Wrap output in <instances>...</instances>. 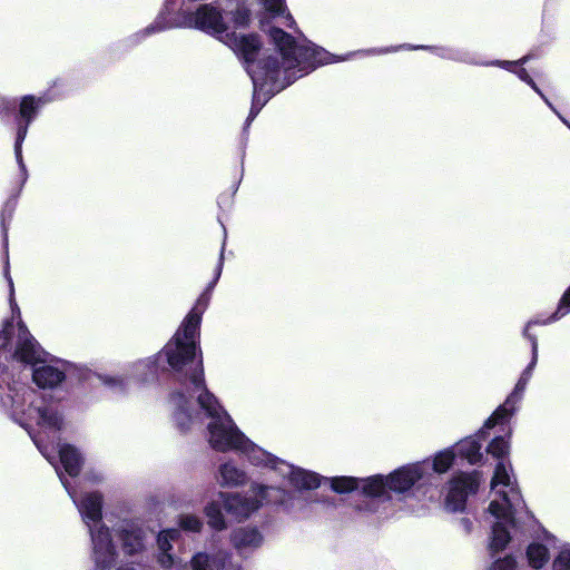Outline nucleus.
<instances>
[{"mask_svg":"<svg viewBox=\"0 0 570 570\" xmlns=\"http://www.w3.org/2000/svg\"><path fill=\"white\" fill-rule=\"evenodd\" d=\"M267 32L275 51L258 59L261 41L257 36L242 37L234 41L254 88L245 130L275 94L322 65L346 60L345 57H336L306 39L296 40L281 28L272 27Z\"/></svg>","mask_w":570,"mask_h":570,"instance_id":"nucleus-1","label":"nucleus"},{"mask_svg":"<svg viewBox=\"0 0 570 570\" xmlns=\"http://www.w3.org/2000/svg\"><path fill=\"white\" fill-rule=\"evenodd\" d=\"M267 32L275 51L258 59L261 41L257 36L242 37L234 41L254 88L245 130L275 94L322 65L346 60L345 57H336L306 39L296 40L281 28L272 27Z\"/></svg>","mask_w":570,"mask_h":570,"instance_id":"nucleus-2","label":"nucleus"},{"mask_svg":"<svg viewBox=\"0 0 570 570\" xmlns=\"http://www.w3.org/2000/svg\"><path fill=\"white\" fill-rule=\"evenodd\" d=\"M267 32L275 51L258 59L261 41L257 36L242 37L234 41L254 88L245 130L275 94L322 65L346 60L345 57H336L306 39L296 40L281 28L272 27Z\"/></svg>","mask_w":570,"mask_h":570,"instance_id":"nucleus-3","label":"nucleus"},{"mask_svg":"<svg viewBox=\"0 0 570 570\" xmlns=\"http://www.w3.org/2000/svg\"><path fill=\"white\" fill-rule=\"evenodd\" d=\"M225 242L223 243L214 279L199 295L193 308L184 317L171 340L164 346L158 357H165L170 372L168 404L174 421L181 428L195 419L190 412L195 393L207 387L200 350V324L208 307L212 291L218 282L224 265Z\"/></svg>","mask_w":570,"mask_h":570,"instance_id":"nucleus-4","label":"nucleus"},{"mask_svg":"<svg viewBox=\"0 0 570 570\" xmlns=\"http://www.w3.org/2000/svg\"><path fill=\"white\" fill-rule=\"evenodd\" d=\"M1 405L9 415L28 430L32 424L39 428L38 434L29 431L38 450L55 466L58 475L67 480L55 463V453L58 452L60 463L69 476L78 475L82 458L78 450L69 444H53L47 442L45 434L59 432L63 426V417L58 402L45 392L35 391L28 386L9 389L6 397L1 399Z\"/></svg>","mask_w":570,"mask_h":570,"instance_id":"nucleus-5","label":"nucleus"},{"mask_svg":"<svg viewBox=\"0 0 570 570\" xmlns=\"http://www.w3.org/2000/svg\"><path fill=\"white\" fill-rule=\"evenodd\" d=\"M194 421L180 431H188L194 426H200L204 417L208 419V441L213 449L220 452L236 451L244 454L250 464L267 468L277 473V465L284 460L253 443L234 423L230 415L219 404L217 397L207 389H200L195 393V403L190 409Z\"/></svg>","mask_w":570,"mask_h":570,"instance_id":"nucleus-6","label":"nucleus"},{"mask_svg":"<svg viewBox=\"0 0 570 570\" xmlns=\"http://www.w3.org/2000/svg\"><path fill=\"white\" fill-rule=\"evenodd\" d=\"M509 448L504 436L494 438L487 448L488 453L499 460L491 480V490L495 498L489 505V512L497 519L489 546L492 552L503 550L509 543V528L514 525V515L524 508L521 493L509 472L510 464L504 461Z\"/></svg>","mask_w":570,"mask_h":570,"instance_id":"nucleus-7","label":"nucleus"},{"mask_svg":"<svg viewBox=\"0 0 570 570\" xmlns=\"http://www.w3.org/2000/svg\"><path fill=\"white\" fill-rule=\"evenodd\" d=\"M435 475L430 472V461L424 460L395 469L387 475L376 474L363 480L365 504L357 505L360 511H376V500H390L393 492L400 500H421L433 484Z\"/></svg>","mask_w":570,"mask_h":570,"instance_id":"nucleus-8","label":"nucleus"},{"mask_svg":"<svg viewBox=\"0 0 570 570\" xmlns=\"http://www.w3.org/2000/svg\"><path fill=\"white\" fill-rule=\"evenodd\" d=\"M60 481L80 517L88 528L91 542V558L97 569H110L116 562V548L110 529L102 522V495L99 492H86L78 497L70 483L60 475Z\"/></svg>","mask_w":570,"mask_h":570,"instance_id":"nucleus-9","label":"nucleus"},{"mask_svg":"<svg viewBox=\"0 0 570 570\" xmlns=\"http://www.w3.org/2000/svg\"><path fill=\"white\" fill-rule=\"evenodd\" d=\"M570 313V287L560 298L557 311L547 320H531L523 330V336L531 342L532 357L531 362L521 373L513 391L508 395L504 403L497 407L490 417L484 422V428L493 429L497 424L508 422L518 411V406L523 397V393L532 376L533 370L538 362V340L535 335L530 333L533 325H547L556 322Z\"/></svg>","mask_w":570,"mask_h":570,"instance_id":"nucleus-10","label":"nucleus"},{"mask_svg":"<svg viewBox=\"0 0 570 570\" xmlns=\"http://www.w3.org/2000/svg\"><path fill=\"white\" fill-rule=\"evenodd\" d=\"M225 511L237 521L248 519L263 503L278 504L288 513L294 512V494L275 487L252 484L246 493H220Z\"/></svg>","mask_w":570,"mask_h":570,"instance_id":"nucleus-11","label":"nucleus"},{"mask_svg":"<svg viewBox=\"0 0 570 570\" xmlns=\"http://www.w3.org/2000/svg\"><path fill=\"white\" fill-rule=\"evenodd\" d=\"M112 515L117 519L112 522L114 534L124 557L128 559V563L121 564L118 570H137L129 563L139 567L142 558V521L139 511L122 504L112 512Z\"/></svg>","mask_w":570,"mask_h":570,"instance_id":"nucleus-12","label":"nucleus"},{"mask_svg":"<svg viewBox=\"0 0 570 570\" xmlns=\"http://www.w3.org/2000/svg\"><path fill=\"white\" fill-rule=\"evenodd\" d=\"M50 100L51 98H48L46 96H24L21 99L19 107V117L17 118V137L14 142V155L17 163L23 175V180H26L27 178V168L22 158V144L26 139L29 125L36 119L39 109Z\"/></svg>","mask_w":570,"mask_h":570,"instance_id":"nucleus-13","label":"nucleus"},{"mask_svg":"<svg viewBox=\"0 0 570 570\" xmlns=\"http://www.w3.org/2000/svg\"><path fill=\"white\" fill-rule=\"evenodd\" d=\"M479 474L459 473L449 483V492L445 498V508L451 512H462L465 509L466 499L474 494L479 488Z\"/></svg>","mask_w":570,"mask_h":570,"instance_id":"nucleus-14","label":"nucleus"},{"mask_svg":"<svg viewBox=\"0 0 570 570\" xmlns=\"http://www.w3.org/2000/svg\"><path fill=\"white\" fill-rule=\"evenodd\" d=\"M400 49L430 50L434 55H436L438 57L443 58V59L465 62L469 65H478L479 63L469 52L461 50V49L450 48V47H429V46H410V45L360 50V51L350 52L344 57L347 60L351 57L356 56V55H385V53H390V52H395Z\"/></svg>","mask_w":570,"mask_h":570,"instance_id":"nucleus-15","label":"nucleus"},{"mask_svg":"<svg viewBox=\"0 0 570 570\" xmlns=\"http://www.w3.org/2000/svg\"><path fill=\"white\" fill-rule=\"evenodd\" d=\"M46 352L41 348L27 326L19 321L16 348L11 357L20 363L37 365L46 361Z\"/></svg>","mask_w":570,"mask_h":570,"instance_id":"nucleus-16","label":"nucleus"},{"mask_svg":"<svg viewBox=\"0 0 570 570\" xmlns=\"http://www.w3.org/2000/svg\"><path fill=\"white\" fill-rule=\"evenodd\" d=\"M277 474L298 491L317 489L324 479L316 472L295 466L286 461L277 465Z\"/></svg>","mask_w":570,"mask_h":570,"instance_id":"nucleus-17","label":"nucleus"},{"mask_svg":"<svg viewBox=\"0 0 570 570\" xmlns=\"http://www.w3.org/2000/svg\"><path fill=\"white\" fill-rule=\"evenodd\" d=\"M191 570H240L239 564L234 563L232 556L224 551H199L190 559Z\"/></svg>","mask_w":570,"mask_h":570,"instance_id":"nucleus-18","label":"nucleus"},{"mask_svg":"<svg viewBox=\"0 0 570 570\" xmlns=\"http://www.w3.org/2000/svg\"><path fill=\"white\" fill-rule=\"evenodd\" d=\"M264 537L257 528L243 527L232 533V544L240 556H246L258 549Z\"/></svg>","mask_w":570,"mask_h":570,"instance_id":"nucleus-19","label":"nucleus"},{"mask_svg":"<svg viewBox=\"0 0 570 570\" xmlns=\"http://www.w3.org/2000/svg\"><path fill=\"white\" fill-rule=\"evenodd\" d=\"M490 430L491 429H487L483 425L474 436L465 438L458 442L456 445L452 448L455 455H460L461 458L468 460L470 464H476L480 462L482 459V445L480 440L485 439Z\"/></svg>","mask_w":570,"mask_h":570,"instance_id":"nucleus-20","label":"nucleus"},{"mask_svg":"<svg viewBox=\"0 0 570 570\" xmlns=\"http://www.w3.org/2000/svg\"><path fill=\"white\" fill-rule=\"evenodd\" d=\"M65 370L61 364H43L33 370V382L41 389H53L65 380Z\"/></svg>","mask_w":570,"mask_h":570,"instance_id":"nucleus-21","label":"nucleus"},{"mask_svg":"<svg viewBox=\"0 0 570 570\" xmlns=\"http://www.w3.org/2000/svg\"><path fill=\"white\" fill-rule=\"evenodd\" d=\"M219 484L226 488H235L246 483V473L232 462H226L219 466Z\"/></svg>","mask_w":570,"mask_h":570,"instance_id":"nucleus-22","label":"nucleus"},{"mask_svg":"<svg viewBox=\"0 0 570 570\" xmlns=\"http://www.w3.org/2000/svg\"><path fill=\"white\" fill-rule=\"evenodd\" d=\"M265 10L273 17H282L284 24L288 28H293L296 23L292 14L287 11L284 0H258Z\"/></svg>","mask_w":570,"mask_h":570,"instance_id":"nucleus-23","label":"nucleus"},{"mask_svg":"<svg viewBox=\"0 0 570 570\" xmlns=\"http://www.w3.org/2000/svg\"><path fill=\"white\" fill-rule=\"evenodd\" d=\"M323 480L328 481L331 489L337 493H348L361 487L363 490V480L353 476H335L331 479L324 478ZM364 495V493L362 492Z\"/></svg>","mask_w":570,"mask_h":570,"instance_id":"nucleus-24","label":"nucleus"},{"mask_svg":"<svg viewBox=\"0 0 570 570\" xmlns=\"http://www.w3.org/2000/svg\"><path fill=\"white\" fill-rule=\"evenodd\" d=\"M455 458L454 450L452 448L440 451L435 454L432 463L430 462V472L441 474L445 473L453 464Z\"/></svg>","mask_w":570,"mask_h":570,"instance_id":"nucleus-25","label":"nucleus"},{"mask_svg":"<svg viewBox=\"0 0 570 570\" xmlns=\"http://www.w3.org/2000/svg\"><path fill=\"white\" fill-rule=\"evenodd\" d=\"M527 556L529 563L535 569L542 568L549 559L548 549L540 543L530 544L527 550Z\"/></svg>","mask_w":570,"mask_h":570,"instance_id":"nucleus-26","label":"nucleus"},{"mask_svg":"<svg viewBox=\"0 0 570 570\" xmlns=\"http://www.w3.org/2000/svg\"><path fill=\"white\" fill-rule=\"evenodd\" d=\"M205 514L208 519V524L215 530H223L226 528V522L217 502H212L205 507Z\"/></svg>","mask_w":570,"mask_h":570,"instance_id":"nucleus-27","label":"nucleus"},{"mask_svg":"<svg viewBox=\"0 0 570 570\" xmlns=\"http://www.w3.org/2000/svg\"><path fill=\"white\" fill-rule=\"evenodd\" d=\"M180 537L179 529H167L161 531L157 537V544L160 552H169L173 548L171 542Z\"/></svg>","mask_w":570,"mask_h":570,"instance_id":"nucleus-28","label":"nucleus"},{"mask_svg":"<svg viewBox=\"0 0 570 570\" xmlns=\"http://www.w3.org/2000/svg\"><path fill=\"white\" fill-rule=\"evenodd\" d=\"M178 525L184 531L197 533L203 529V521L194 514H180Z\"/></svg>","mask_w":570,"mask_h":570,"instance_id":"nucleus-29","label":"nucleus"},{"mask_svg":"<svg viewBox=\"0 0 570 570\" xmlns=\"http://www.w3.org/2000/svg\"><path fill=\"white\" fill-rule=\"evenodd\" d=\"M553 570H570V544H563L552 563Z\"/></svg>","mask_w":570,"mask_h":570,"instance_id":"nucleus-30","label":"nucleus"},{"mask_svg":"<svg viewBox=\"0 0 570 570\" xmlns=\"http://www.w3.org/2000/svg\"><path fill=\"white\" fill-rule=\"evenodd\" d=\"M514 73L518 76V78L520 80H522L523 82H525L527 85H529L543 100L544 102L553 110L556 111V109L553 108L552 104L549 101V99L544 96V94L540 90V88L537 86V83L533 81V79L530 77V75L528 73V71L524 69V68H517V70L514 71Z\"/></svg>","mask_w":570,"mask_h":570,"instance_id":"nucleus-31","label":"nucleus"},{"mask_svg":"<svg viewBox=\"0 0 570 570\" xmlns=\"http://www.w3.org/2000/svg\"><path fill=\"white\" fill-rule=\"evenodd\" d=\"M529 60V57L528 56H524L522 57L521 59L517 60V61H510V60H493V61H489V62H479L478 65H482V66H495V67H500L502 69H505L508 71H511L514 73V71L517 70V66H523L524 63H527Z\"/></svg>","mask_w":570,"mask_h":570,"instance_id":"nucleus-32","label":"nucleus"},{"mask_svg":"<svg viewBox=\"0 0 570 570\" xmlns=\"http://www.w3.org/2000/svg\"><path fill=\"white\" fill-rule=\"evenodd\" d=\"M515 561L511 557L497 560L489 570H514Z\"/></svg>","mask_w":570,"mask_h":570,"instance_id":"nucleus-33","label":"nucleus"},{"mask_svg":"<svg viewBox=\"0 0 570 570\" xmlns=\"http://www.w3.org/2000/svg\"><path fill=\"white\" fill-rule=\"evenodd\" d=\"M249 10L246 9V8H238L236 11H235V16H234V20H235V24L237 27H244L248 23L249 21Z\"/></svg>","mask_w":570,"mask_h":570,"instance_id":"nucleus-34","label":"nucleus"},{"mask_svg":"<svg viewBox=\"0 0 570 570\" xmlns=\"http://www.w3.org/2000/svg\"><path fill=\"white\" fill-rule=\"evenodd\" d=\"M6 277L8 278L9 287H10V304H11L13 317H16V316L20 317V309L13 299V282H12L11 277L9 276L8 271H6Z\"/></svg>","mask_w":570,"mask_h":570,"instance_id":"nucleus-35","label":"nucleus"},{"mask_svg":"<svg viewBox=\"0 0 570 570\" xmlns=\"http://www.w3.org/2000/svg\"><path fill=\"white\" fill-rule=\"evenodd\" d=\"M14 108V101L4 97H0V114L8 112Z\"/></svg>","mask_w":570,"mask_h":570,"instance_id":"nucleus-36","label":"nucleus"},{"mask_svg":"<svg viewBox=\"0 0 570 570\" xmlns=\"http://www.w3.org/2000/svg\"><path fill=\"white\" fill-rule=\"evenodd\" d=\"M158 561L164 568H169L171 567L174 559L169 552H160Z\"/></svg>","mask_w":570,"mask_h":570,"instance_id":"nucleus-37","label":"nucleus"},{"mask_svg":"<svg viewBox=\"0 0 570 570\" xmlns=\"http://www.w3.org/2000/svg\"><path fill=\"white\" fill-rule=\"evenodd\" d=\"M9 332L7 330L0 333V350L4 348L8 344Z\"/></svg>","mask_w":570,"mask_h":570,"instance_id":"nucleus-38","label":"nucleus"},{"mask_svg":"<svg viewBox=\"0 0 570 570\" xmlns=\"http://www.w3.org/2000/svg\"><path fill=\"white\" fill-rule=\"evenodd\" d=\"M88 479H89L91 482L97 483V482L102 481L104 476H102V474H101V473H99V474H95V475H92V476L88 475Z\"/></svg>","mask_w":570,"mask_h":570,"instance_id":"nucleus-39","label":"nucleus"},{"mask_svg":"<svg viewBox=\"0 0 570 570\" xmlns=\"http://www.w3.org/2000/svg\"><path fill=\"white\" fill-rule=\"evenodd\" d=\"M462 522H463L465 529L469 531L470 527H471V522L468 519H462Z\"/></svg>","mask_w":570,"mask_h":570,"instance_id":"nucleus-40","label":"nucleus"},{"mask_svg":"<svg viewBox=\"0 0 570 570\" xmlns=\"http://www.w3.org/2000/svg\"><path fill=\"white\" fill-rule=\"evenodd\" d=\"M104 382H105L106 384L112 385V384H115V383L117 382V380H116V379H109L108 381L106 380V381H104Z\"/></svg>","mask_w":570,"mask_h":570,"instance_id":"nucleus-41","label":"nucleus"}]
</instances>
